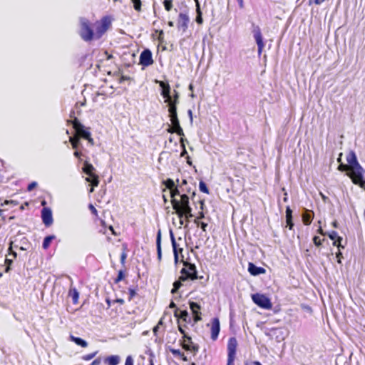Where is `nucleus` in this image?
Instances as JSON below:
<instances>
[{"instance_id": "35", "label": "nucleus", "mask_w": 365, "mask_h": 365, "mask_svg": "<svg viewBox=\"0 0 365 365\" xmlns=\"http://www.w3.org/2000/svg\"><path fill=\"white\" fill-rule=\"evenodd\" d=\"M69 141L71 143V145L73 149H77L78 148V145L80 144V139L79 138H74L73 137L69 138Z\"/></svg>"}, {"instance_id": "37", "label": "nucleus", "mask_w": 365, "mask_h": 365, "mask_svg": "<svg viewBox=\"0 0 365 365\" xmlns=\"http://www.w3.org/2000/svg\"><path fill=\"white\" fill-rule=\"evenodd\" d=\"M133 4V8L137 11H141V0H130Z\"/></svg>"}, {"instance_id": "52", "label": "nucleus", "mask_w": 365, "mask_h": 365, "mask_svg": "<svg viewBox=\"0 0 365 365\" xmlns=\"http://www.w3.org/2000/svg\"><path fill=\"white\" fill-rule=\"evenodd\" d=\"M286 222H287V227H288L289 230H292V228L294 225L292 219H290V221H289L288 220H286Z\"/></svg>"}, {"instance_id": "10", "label": "nucleus", "mask_w": 365, "mask_h": 365, "mask_svg": "<svg viewBox=\"0 0 365 365\" xmlns=\"http://www.w3.org/2000/svg\"><path fill=\"white\" fill-rule=\"evenodd\" d=\"M153 63V54L150 49L145 48L140 54L139 64L148 67Z\"/></svg>"}, {"instance_id": "49", "label": "nucleus", "mask_w": 365, "mask_h": 365, "mask_svg": "<svg viewBox=\"0 0 365 365\" xmlns=\"http://www.w3.org/2000/svg\"><path fill=\"white\" fill-rule=\"evenodd\" d=\"M195 223H196V224L199 225L200 226V228H201L203 231H206V228H207V225H207V223L204 222H201L200 223H199V222H197V220H195Z\"/></svg>"}, {"instance_id": "19", "label": "nucleus", "mask_w": 365, "mask_h": 365, "mask_svg": "<svg viewBox=\"0 0 365 365\" xmlns=\"http://www.w3.org/2000/svg\"><path fill=\"white\" fill-rule=\"evenodd\" d=\"M169 234H170V241H171L173 252V255H174V262H175V264H177L178 263V248L180 246L176 242L173 230L170 229Z\"/></svg>"}, {"instance_id": "9", "label": "nucleus", "mask_w": 365, "mask_h": 365, "mask_svg": "<svg viewBox=\"0 0 365 365\" xmlns=\"http://www.w3.org/2000/svg\"><path fill=\"white\" fill-rule=\"evenodd\" d=\"M252 33L253 34V37L256 41V43L257 45V53L258 55L260 56L262 50L264 47V43L263 41V37L261 32V29L259 26L255 25V24H252Z\"/></svg>"}, {"instance_id": "30", "label": "nucleus", "mask_w": 365, "mask_h": 365, "mask_svg": "<svg viewBox=\"0 0 365 365\" xmlns=\"http://www.w3.org/2000/svg\"><path fill=\"white\" fill-rule=\"evenodd\" d=\"M169 103V108L168 112L169 113H175L177 111V99L176 100H170V101L168 102Z\"/></svg>"}, {"instance_id": "25", "label": "nucleus", "mask_w": 365, "mask_h": 365, "mask_svg": "<svg viewBox=\"0 0 365 365\" xmlns=\"http://www.w3.org/2000/svg\"><path fill=\"white\" fill-rule=\"evenodd\" d=\"M120 361L118 355H110L104 359V362L108 365H118Z\"/></svg>"}, {"instance_id": "6", "label": "nucleus", "mask_w": 365, "mask_h": 365, "mask_svg": "<svg viewBox=\"0 0 365 365\" xmlns=\"http://www.w3.org/2000/svg\"><path fill=\"white\" fill-rule=\"evenodd\" d=\"M252 299L253 302L260 308L271 309L272 307L270 299L265 294L259 293L253 294H252Z\"/></svg>"}, {"instance_id": "2", "label": "nucleus", "mask_w": 365, "mask_h": 365, "mask_svg": "<svg viewBox=\"0 0 365 365\" xmlns=\"http://www.w3.org/2000/svg\"><path fill=\"white\" fill-rule=\"evenodd\" d=\"M192 207L190 205L189 197L186 193L181 195V205L175 209V213L179 218L185 217L187 220L193 217Z\"/></svg>"}, {"instance_id": "60", "label": "nucleus", "mask_w": 365, "mask_h": 365, "mask_svg": "<svg viewBox=\"0 0 365 365\" xmlns=\"http://www.w3.org/2000/svg\"><path fill=\"white\" fill-rule=\"evenodd\" d=\"M178 98H179V94L175 90H174V95H173V96H172V100L177 99V103H178Z\"/></svg>"}, {"instance_id": "24", "label": "nucleus", "mask_w": 365, "mask_h": 365, "mask_svg": "<svg viewBox=\"0 0 365 365\" xmlns=\"http://www.w3.org/2000/svg\"><path fill=\"white\" fill-rule=\"evenodd\" d=\"M31 247V243L26 237H21L19 240V244L14 245L15 248L19 247L21 250H28Z\"/></svg>"}, {"instance_id": "48", "label": "nucleus", "mask_w": 365, "mask_h": 365, "mask_svg": "<svg viewBox=\"0 0 365 365\" xmlns=\"http://www.w3.org/2000/svg\"><path fill=\"white\" fill-rule=\"evenodd\" d=\"M126 257H127V254H126V252H125V251L124 250L123 252L120 255V263L123 266L125 265Z\"/></svg>"}, {"instance_id": "3", "label": "nucleus", "mask_w": 365, "mask_h": 365, "mask_svg": "<svg viewBox=\"0 0 365 365\" xmlns=\"http://www.w3.org/2000/svg\"><path fill=\"white\" fill-rule=\"evenodd\" d=\"M184 267L181 269L180 280H195L199 279L197 271L195 264L189 262H183ZM202 278L200 277V279Z\"/></svg>"}, {"instance_id": "55", "label": "nucleus", "mask_w": 365, "mask_h": 365, "mask_svg": "<svg viewBox=\"0 0 365 365\" xmlns=\"http://www.w3.org/2000/svg\"><path fill=\"white\" fill-rule=\"evenodd\" d=\"M333 245L334 246H337L339 248H342V249L344 248V246L341 245V242L340 241H337V239L334 240Z\"/></svg>"}, {"instance_id": "29", "label": "nucleus", "mask_w": 365, "mask_h": 365, "mask_svg": "<svg viewBox=\"0 0 365 365\" xmlns=\"http://www.w3.org/2000/svg\"><path fill=\"white\" fill-rule=\"evenodd\" d=\"M169 350L175 356L181 357L184 361H187L188 360L187 356H185L180 349L170 348Z\"/></svg>"}, {"instance_id": "1", "label": "nucleus", "mask_w": 365, "mask_h": 365, "mask_svg": "<svg viewBox=\"0 0 365 365\" xmlns=\"http://www.w3.org/2000/svg\"><path fill=\"white\" fill-rule=\"evenodd\" d=\"M349 166V176L354 184L365 190V170L359 163L356 153L350 151L346 157Z\"/></svg>"}, {"instance_id": "31", "label": "nucleus", "mask_w": 365, "mask_h": 365, "mask_svg": "<svg viewBox=\"0 0 365 365\" xmlns=\"http://www.w3.org/2000/svg\"><path fill=\"white\" fill-rule=\"evenodd\" d=\"M182 282H183L182 280H180V277H179L178 280L175 281L174 283H173V287L171 290V293L172 294H175V293H177L178 292V289L181 287L182 286Z\"/></svg>"}, {"instance_id": "34", "label": "nucleus", "mask_w": 365, "mask_h": 365, "mask_svg": "<svg viewBox=\"0 0 365 365\" xmlns=\"http://www.w3.org/2000/svg\"><path fill=\"white\" fill-rule=\"evenodd\" d=\"M197 16H196V22L198 24H201L203 21L202 20V13L200 9V5H197V9H196Z\"/></svg>"}, {"instance_id": "39", "label": "nucleus", "mask_w": 365, "mask_h": 365, "mask_svg": "<svg viewBox=\"0 0 365 365\" xmlns=\"http://www.w3.org/2000/svg\"><path fill=\"white\" fill-rule=\"evenodd\" d=\"M163 5L166 11H170L173 8V0H164Z\"/></svg>"}, {"instance_id": "14", "label": "nucleus", "mask_w": 365, "mask_h": 365, "mask_svg": "<svg viewBox=\"0 0 365 365\" xmlns=\"http://www.w3.org/2000/svg\"><path fill=\"white\" fill-rule=\"evenodd\" d=\"M41 219L46 227H49L53 224L52 211L49 207H43L41 210Z\"/></svg>"}, {"instance_id": "32", "label": "nucleus", "mask_w": 365, "mask_h": 365, "mask_svg": "<svg viewBox=\"0 0 365 365\" xmlns=\"http://www.w3.org/2000/svg\"><path fill=\"white\" fill-rule=\"evenodd\" d=\"M163 184L165 186L166 189L171 190L175 186V182L171 178H168L163 182Z\"/></svg>"}, {"instance_id": "62", "label": "nucleus", "mask_w": 365, "mask_h": 365, "mask_svg": "<svg viewBox=\"0 0 365 365\" xmlns=\"http://www.w3.org/2000/svg\"><path fill=\"white\" fill-rule=\"evenodd\" d=\"M129 79H130V77H128V76H123L120 78L119 82L121 83H123V81H127V80H129Z\"/></svg>"}, {"instance_id": "46", "label": "nucleus", "mask_w": 365, "mask_h": 365, "mask_svg": "<svg viewBox=\"0 0 365 365\" xmlns=\"http://www.w3.org/2000/svg\"><path fill=\"white\" fill-rule=\"evenodd\" d=\"M125 365H134V361L132 356L129 355L126 357Z\"/></svg>"}, {"instance_id": "64", "label": "nucleus", "mask_w": 365, "mask_h": 365, "mask_svg": "<svg viewBox=\"0 0 365 365\" xmlns=\"http://www.w3.org/2000/svg\"><path fill=\"white\" fill-rule=\"evenodd\" d=\"M163 324L162 321H160V322H159V323H158V324L157 326H155V327L153 328V333H154L155 335L157 334V331H158V326H159L160 324Z\"/></svg>"}, {"instance_id": "12", "label": "nucleus", "mask_w": 365, "mask_h": 365, "mask_svg": "<svg viewBox=\"0 0 365 365\" xmlns=\"http://www.w3.org/2000/svg\"><path fill=\"white\" fill-rule=\"evenodd\" d=\"M189 306L192 314V320L193 321V325L202 319L201 306L198 303L192 301L189 302Z\"/></svg>"}, {"instance_id": "23", "label": "nucleus", "mask_w": 365, "mask_h": 365, "mask_svg": "<svg viewBox=\"0 0 365 365\" xmlns=\"http://www.w3.org/2000/svg\"><path fill=\"white\" fill-rule=\"evenodd\" d=\"M156 250H157V257L158 261H160L162 259V247H161V231L159 230L157 232L156 235Z\"/></svg>"}, {"instance_id": "22", "label": "nucleus", "mask_w": 365, "mask_h": 365, "mask_svg": "<svg viewBox=\"0 0 365 365\" xmlns=\"http://www.w3.org/2000/svg\"><path fill=\"white\" fill-rule=\"evenodd\" d=\"M314 213L312 210L304 209L302 213V221L305 225H309L314 218Z\"/></svg>"}, {"instance_id": "63", "label": "nucleus", "mask_w": 365, "mask_h": 365, "mask_svg": "<svg viewBox=\"0 0 365 365\" xmlns=\"http://www.w3.org/2000/svg\"><path fill=\"white\" fill-rule=\"evenodd\" d=\"M187 114L189 115L190 123H192L193 118H192V110H188Z\"/></svg>"}, {"instance_id": "7", "label": "nucleus", "mask_w": 365, "mask_h": 365, "mask_svg": "<svg viewBox=\"0 0 365 365\" xmlns=\"http://www.w3.org/2000/svg\"><path fill=\"white\" fill-rule=\"evenodd\" d=\"M94 170L95 168L91 164L87 162L84 163L83 171L88 175L86 180L91 182L93 187H96L99 183V180L98 176L93 173Z\"/></svg>"}, {"instance_id": "50", "label": "nucleus", "mask_w": 365, "mask_h": 365, "mask_svg": "<svg viewBox=\"0 0 365 365\" xmlns=\"http://www.w3.org/2000/svg\"><path fill=\"white\" fill-rule=\"evenodd\" d=\"M336 257L337 259V262L339 264H341V258L343 257V255L340 250L336 253Z\"/></svg>"}, {"instance_id": "56", "label": "nucleus", "mask_w": 365, "mask_h": 365, "mask_svg": "<svg viewBox=\"0 0 365 365\" xmlns=\"http://www.w3.org/2000/svg\"><path fill=\"white\" fill-rule=\"evenodd\" d=\"M175 133H177L179 136H184L183 130L181 127H179V128L175 130Z\"/></svg>"}, {"instance_id": "36", "label": "nucleus", "mask_w": 365, "mask_h": 365, "mask_svg": "<svg viewBox=\"0 0 365 365\" xmlns=\"http://www.w3.org/2000/svg\"><path fill=\"white\" fill-rule=\"evenodd\" d=\"M199 190L202 192H204V193H209V189L206 185V183L201 180L199 182Z\"/></svg>"}, {"instance_id": "13", "label": "nucleus", "mask_w": 365, "mask_h": 365, "mask_svg": "<svg viewBox=\"0 0 365 365\" xmlns=\"http://www.w3.org/2000/svg\"><path fill=\"white\" fill-rule=\"evenodd\" d=\"M238 343L235 336L229 339L227 342V358L235 359Z\"/></svg>"}, {"instance_id": "54", "label": "nucleus", "mask_w": 365, "mask_h": 365, "mask_svg": "<svg viewBox=\"0 0 365 365\" xmlns=\"http://www.w3.org/2000/svg\"><path fill=\"white\" fill-rule=\"evenodd\" d=\"M170 121H171L173 125H177L178 126H179V125H180V121H179L178 117L170 118Z\"/></svg>"}, {"instance_id": "8", "label": "nucleus", "mask_w": 365, "mask_h": 365, "mask_svg": "<svg viewBox=\"0 0 365 365\" xmlns=\"http://www.w3.org/2000/svg\"><path fill=\"white\" fill-rule=\"evenodd\" d=\"M110 25V18L108 16L103 17L96 27V38L97 39L101 38V36L106 32Z\"/></svg>"}, {"instance_id": "43", "label": "nucleus", "mask_w": 365, "mask_h": 365, "mask_svg": "<svg viewBox=\"0 0 365 365\" xmlns=\"http://www.w3.org/2000/svg\"><path fill=\"white\" fill-rule=\"evenodd\" d=\"M13 247H14V242L11 241L10 242L9 247V255H11L14 256V258L17 257V253L13 250Z\"/></svg>"}, {"instance_id": "28", "label": "nucleus", "mask_w": 365, "mask_h": 365, "mask_svg": "<svg viewBox=\"0 0 365 365\" xmlns=\"http://www.w3.org/2000/svg\"><path fill=\"white\" fill-rule=\"evenodd\" d=\"M54 238H55L54 235H48V236L45 237L43 240L42 247L44 250L48 249L50 247L51 243Z\"/></svg>"}, {"instance_id": "16", "label": "nucleus", "mask_w": 365, "mask_h": 365, "mask_svg": "<svg viewBox=\"0 0 365 365\" xmlns=\"http://www.w3.org/2000/svg\"><path fill=\"white\" fill-rule=\"evenodd\" d=\"M184 341V344H182L183 349L192 352L193 354L195 355L199 351V346L192 342V338L190 336H185Z\"/></svg>"}, {"instance_id": "26", "label": "nucleus", "mask_w": 365, "mask_h": 365, "mask_svg": "<svg viewBox=\"0 0 365 365\" xmlns=\"http://www.w3.org/2000/svg\"><path fill=\"white\" fill-rule=\"evenodd\" d=\"M68 296L72 298L73 303L77 304L79 298V292L75 287H71L68 292Z\"/></svg>"}, {"instance_id": "38", "label": "nucleus", "mask_w": 365, "mask_h": 365, "mask_svg": "<svg viewBox=\"0 0 365 365\" xmlns=\"http://www.w3.org/2000/svg\"><path fill=\"white\" fill-rule=\"evenodd\" d=\"M125 277V271L123 269H120L118 271V276L115 279V282L118 283L121 280H123Z\"/></svg>"}, {"instance_id": "27", "label": "nucleus", "mask_w": 365, "mask_h": 365, "mask_svg": "<svg viewBox=\"0 0 365 365\" xmlns=\"http://www.w3.org/2000/svg\"><path fill=\"white\" fill-rule=\"evenodd\" d=\"M70 339L71 341L74 342L76 344H77L81 347H86L88 346L87 341L86 340L83 339L82 338L71 335Z\"/></svg>"}, {"instance_id": "59", "label": "nucleus", "mask_w": 365, "mask_h": 365, "mask_svg": "<svg viewBox=\"0 0 365 365\" xmlns=\"http://www.w3.org/2000/svg\"><path fill=\"white\" fill-rule=\"evenodd\" d=\"M187 152L186 150L185 145H183L182 147V151H181V153H180V156L181 157L186 156L187 157Z\"/></svg>"}, {"instance_id": "17", "label": "nucleus", "mask_w": 365, "mask_h": 365, "mask_svg": "<svg viewBox=\"0 0 365 365\" xmlns=\"http://www.w3.org/2000/svg\"><path fill=\"white\" fill-rule=\"evenodd\" d=\"M190 22V18L187 14L180 13L178 21V28L179 30H182V32H185L188 28V24Z\"/></svg>"}, {"instance_id": "61", "label": "nucleus", "mask_w": 365, "mask_h": 365, "mask_svg": "<svg viewBox=\"0 0 365 365\" xmlns=\"http://www.w3.org/2000/svg\"><path fill=\"white\" fill-rule=\"evenodd\" d=\"M235 359L227 358V365H234Z\"/></svg>"}, {"instance_id": "58", "label": "nucleus", "mask_w": 365, "mask_h": 365, "mask_svg": "<svg viewBox=\"0 0 365 365\" xmlns=\"http://www.w3.org/2000/svg\"><path fill=\"white\" fill-rule=\"evenodd\" d=\"M88 207L92 214L96 215H97V210L95 208V207L92 204H90Z\"/></svg>"}, {"instance_id": "4", "label": "nucleus", "mask_w": 365, "mask_h": 365, "mask_svg": "<svg viewBox=\"0 0 365 365\" xmlns=\"http://www.w3.org/2000/svg\"><path fill=\"white\" fill-rule=\"evenodd\" d=\"M80 23L79 35L81 38L86 42L92 41L96 36V34H94L90 21L85 18H81Z\"/></svg>"}, {"instance_id": "44", "label": "nucleus", "mask_w": 365, "mask_h": 365, "mask_svg": "<svg viewBox=\"0 0 365 365\" xmlns=\"http://www.w3.org/2000/svg\"><path fill=\"white\" fill-rule=\"evenodd\" d=\"M128 294H129L128 299L130 301L136 295L135 289L133 288H129L128 289Z\"/></svg>"}, {"instance_id": "21", "label": "nucleus", "mask_w": 365, "mask_h": 365, "mask_svg": "<svg viewBox=\"0 0 365 365\" xmlns=\"http://www.w3.org/2000/svg\"><path fill=\"white\" fill-rule=\"evenodd\" d=\"M175 317L182 319L187 324L192 323V317L190 316L188 312L186 309L179 310L176 309L174 312Z\"/></svg>"}, {"instance_id": "51", "label": "nucleus", "mask_w": 365, "mask_h": 365, "mask_svg": "<svg viewBox=\"0 0 365 365\" xmlns=\"http://www.w3.org/2000/svg\"><path fill=\"white\" fill-rule=\"evenodd\" d=\"M101 364V359L100 357L94 359L89 365H100Z\"/></svg>"}, {"instance_id": "42", "label": "nucleus", "mask_w": 365, "mask_h": 365, "mask_svg": "<svg viewBox=\"0 0 365 365\" xmlns=\"http://www.w3.org/2000/svg\"><path fill=\"white\" fill-rule=\"evenodd\" d=\"M290 219H292V210L289 206L286 207V220L290 221Z\"/></svg>"}, {"instance_id": "40", "label": "nucleus", "mask_w": 365, "mask_h": 365, "mask_svg": "<svg viewBox=\"0 0 365 365\" xmlns=\"http://www.w3.org/2000/svg\"><path fill=\"white\" fill-rule=\"evenodd\" d=\"M146 354L149 356V365H154L155 354L151 349H148Z\"/></svg>"}, {"instance_id": "33", "label": "nucleus", "mask_w": 365, "mask_h": 365, "mask_svg": "<svg viewBox=\"0 0 365 365\" xmlns=\"http://www.w3.org/2000/svg\"><path fill=\"white\" fill-rule=\"evenodd\" d=\"M327 235L331 240H334L337 239V241L341 242L343 240L342 237L339 236L337 232L334 230L327 233Z\"/></svg>"}, {"instance_id": "11", "label": "nucleus", "mask_w": 365, "mask_h": 365, "mask_svg": "<svg viewBox=\"0 0 365 365\" xmlns=\"http://www.w3.org/2000/svg\"><path fill=\"white\" fill-rule=\"evenodd\" d=\"M169 192L171 197L170 202L173 210H175V208L179 207L181 205V195L182 194H180V190L176 185L172 188Z\"/></svg>"}, {"instance_id": "18", "label": "nucleus", "mask_w": 365, "mask_h": 365, "mask_svg": "<svg viewBox=\"0 0 365 365\" xmlns=\"http://www.w3.org/2000/svg\"><path fill=\"white\" fill-rule=\"evenodd\" d=\"M159 85L161 88V95L165 99V102L170 101L172 100V96L170 93V86L168 82L159 81Z\"/></svg>"}, {"instance_id": "57", "label": "nucleus", "mask_w": 365, "mask_h": 365, "mask_svg": "<svg viewBox=\"0 0 365 365\" xmlns=\"http://www.w3.org/2000/svg\"><path fill=\"white\" fill-rule=\"evenodd\" d=\"M178 329H179V331L183 335V339H185V336H189V335H187V334L185 332V329L182 327L179 326Z\"/></svg>"}, {"instance_id": "45", "label": "nucleus", "mask_w": 365, "mask_h": 365, "mask_svg": "<svg viewBox=\"0 0 365 365\" xmlns=\"http://www.w3.org/2000/svg\"><path fill=\"white\" fill-rule=\"evenodd\" d=\"M37 185H38V183L36 182H35V181L31 182L27 186V191H29V192L32 191L34 188L36 187Z\"/></svg>"}, {"instance_id": "41", "label": "nucleus", "mask_w": 365, "mask_h": 365, "mask_svg": "<svg viewBox=\"0 0 365 365\" xmlns=\"http://www.w3.org/2000/svg\"><path fill=\"white\" fill-rule=\"evenodd\" d=\"M98 351H95L93 353H91V354H86V355H83L82 356V359L84 360V361H90L92 359H93L96 354H97Z\"/></svg>"}, {"instance_id": "47", "label": "nucleus", "mask_w": 365, "mask_h": 365, "mask_svg": "<svg viewBox=\"0 0 365 365\" xmlns=\"http://www.w3.org/2000/svg\"><path fill=\"white\" fill-rule=\"evenodd\" d=\"M313 242L317 247H319L322 245V240L318 236H314L313 237Z\"/></svg>"}, {"instance_id": "15", "label": "nucleus", "mask_w": 365, "mask_h": 365, "mask_svg": "<svg viewBox=\"0 0 365 365\" xmlns=\"http://www.w3.org/2000/svg\"><path fill=\"white\" fill-rule=\"evenodd\" d=\"M210 331L212 340L216 341L220 331V323L217 317H215L212 319Z\"/></svg>"}, {"instance_id": "20", "label": "nucleus", "mask_w": 365, "mask_h": 365, "mask_svg": "<svg viewBox=\"0 0 365 365\" xmlns=\"http://www.w3.org/2000/svg\"><path fill=\"white\" fill-rule=\"evenodd\" d=\"M248 272L252 276H258L262 274H264L266 272V270L264 268L262 267H258L252 262H249Z\"/></svg>"}, {"instance_id": "5", "label": "nucleus", "mask_w": 365, "mask_h": 365, "mask_svg": "<svg viewBox=\"0 0 365 365\" xmlns=\"http://www.w3.org/2000/svg\"><path fill=\"white\" fill-rule=\"evenodd\" d=\"M72 125L75 131L80 138L87 140L91 145H94V141L91 138V133L89 130V128L84 126V125H83L76 118L73 120Z\"/></svg>"}, {"instance_id": "53", "label": "nucleus", "mask_w": 365, "mask_h": 365, "mask_svg": "<svg viewBox=\"0 0 365 365\" xmlns=\"http://www.w3.org/2000/svg\"><path fill=\"white\" fill-rule=\"evenodd\" d=\"M170 121H171L173 125H177L178 126H179V125H180V121H179L178 117L170 118Z\"/></svg>"}]
</instances>
